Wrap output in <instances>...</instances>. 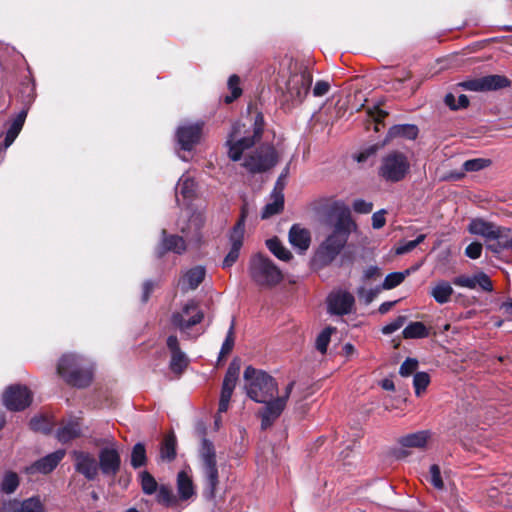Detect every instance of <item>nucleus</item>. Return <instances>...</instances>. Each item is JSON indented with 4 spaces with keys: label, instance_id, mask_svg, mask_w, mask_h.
<instances>
[{
    "label": "nucleus",
    "instance_id": "f257e3e1",
    "mask_svg": "<svg viewBox=\"0 0 512 512\" xmlns=\"http://www.w3.org/2000/svg\"><path fill=\"white\" fill-rule=\"evenodd\" d=\"M353 221L349 215H341L333 226L332 232L320 243L314 253L312 263L317 269L329 266L347 244Z\"/></svg>",
    "mask_w": 512,
    "mask_h": 512
},
{
    "label": "nucleus",
    "instance_id": "f03ea898",
    "mask_svg": "<svg viewBox=\"0 0 512 512\" xmlns=\"http://www.w3.org/2000/svg\"><path fill=\"white\" fill-rule=\"evenodd\" d=\"M58 375L69 385L84 388L93 378V368L89 360L74 354H64L57 364Z\"/></svg>",
    "mask_w": 512,
    "mask_h": 512
},
{
    "label": "nucleus",
    "instance_id": "7ed1b4c3",
    "mask_svg": "<svg viewBox=\"0 0 512 512\" xmlns=\"http://www.w3.org/2000/svg\"><path fill=\"white\" fill-rule=\"evenodd\" d=\"M248 272L253 283L263 289H272L284 280L282 270L262 253L250 257Z\"/></svg>",
    "mask_w": 512,
    "mask_h": 512
},
{
    "label": "nucleus",
    "instance_id": "20e7f679",
    "mask_svg": "<svg viewBox=\"0 0 512 512\" xmlns=\"http://www.w3.org/2000/svg\"><path fill=\"white\" fill-rule=\"evenodd\" d=\"M245 390L249 398L258 403H266L278 391L275 379L262 370L246 367L243 375Z\"/></svg>",
    "mask_w": 512,
    "mask_h": 512
},
{
    "label": "nucleus",
    "instance_id": "39448f33",
    "mask_svg": "<svg viewBox=\"0 0 512 512\" xmlns=\"http://www.w3.org/2000/svg\"><path fill=\"white\" fill-rule=\"evenodd\" d=\"M290 68L291 75L286 81V90L282 95V103L287 108L301 104L312 83V74L306 67L294 63L293 68Z\"/></svg>",
    "mask_w": 512,
    "mask_h": 512
},
{
    "label": "nucleus",
    "instance_id": "423d86ee",
    "mask_svg": "<svg viewBox=\"0 0 512 512\" xmlns=\"http://www.w3.org/2000/svg\"><path fill=\"white\" fill-rule=\"evenodd\" d=\"M263 130H232L226 140L228 157L236 162L245 151L257 145L262 139Z\"/></svg>",
    "mask_w": 512,
    "mask_h": 512
},
{
    "label": "nucleus",
    "instance_id": "0eeeda50",
    "mask_svg": "<svg viewBox=\"0 0 512 512\" xmlns=\"http://www.w3.org/2000/svg\"><path fill=\"white\" fill-rule=\"evenodd\" d=\"M200 458L207 485L205 495L208 499H214L219 484V475L216 464V452L211 441L203 439L200 448Z\"/></svg>",
    "mask_w": 512,
    "mask_h": 512
},
{
    "label": "nucleus",
    "instance_id": "6e6552de",
    "mask_svg": "<svg viewBox=\"0 0 512 512\" xmlns=\"http://www.w3.org/2000/svg\"><path fill=\"white\" fill-rule=\"evenodd\" d=\"M278 162V154L272 144H261L253 152L248 154L243 161L245 167L251 173H262Z\"/></svg>",
    "mask_w": 512,
    "mask_h": 512
},
{
    "label": "nucleus",
    "instance_id": "1a4fd4ad",
    "mask_svg": "<svg viewBox=\"0 0 512 512\" xmlns=\"http://www.w3.org/2000/svg\"><path fill=\"white\" fill-rule=\"evenodd\" d=\"M410 164L406 156L399 152L388 154L382 159L379 175L390 182H398L407 174Z\"/></svg>",
    "mask_w": 512,
    "mask_h": 512
},
{
    "label": "nucleus",
    "instance_id": "9d476101",
    "mask_svg": "<svg viewBox=\"0 0 512 512\" xmlns=\"http://www.w3.org/2000/svg\"><path fill=\"white\" fill-rule=\"evenodd\" d=\"M203 319L204 313L199 305L194 301H189L181 310L172 314L171 323L175 328L189 336V330L201 323Z\"/></svg>",
    "mask_w": 512,
    "mask_h": 512
},
{
    "label": "nucleus",
    "instance_id": "9b49d317",
    "mask_svg": "<svg viewBox=\"0 0 512 512\" xmlns=\"http://www.w3.org/2000/svg\"><path fill=\"white\" fill-rule=\"evenodd\" d=\"M294 387V382H290L286 389L284 395L277 397L275 399L267 400L265 406L260 410L261 416V426L263 429L268 428L272 425V423L281 415L283 412L286 401L289 398L291 391Z\"/></svg>",
    "mask_w": 512,
    "mask_h": 512
},
{
    "label": "nucleus",
    "instance_id": "f8f14e48",
    "mask_svg": "<svg viewBox=\"0 0 512 512\" xmlns=\"http://www.w3.org/2000/svg\"><path fill=\"white\" fill-rule=\"evenodd\" d=\"M32 402V393L25 385H11L3 393V403L11 411H21Z\"/></svg>",
    "mask_w": 512,
    "mask_h": 512
},
{
    "label": "nucleus",
    "instance_id": "ddd939ff",
    "mask_svg": "<svg viewBox=\"0 0 512 512\" xmlns=\"http://www.w3.org/2000/svg\"><path fill=\"white\" fill-rule=\"evenodd\" d=\"M468 231L471 234L483 237L486 242L495 241L494 243H499L502 238H505V233L511 232V229L476 218L471 220Z\"/></svg>",
    "mask_w": 512,
    "mask_h": 512
},
{
    "label": "nucleus",
    "instance_id": "4468645a",
    "mask_svg": "<svg viewBox=\"0 0 512 512\" xmlns=\"http://www.w3.org/2000/svg\"><path fill=\"white\" fill-rule=\"evenodd\" d=\"M75 471L88 481H94L99 475V464L96 457L89 452L74 450L71 453Z\"/></svg>",
    "mask_w": 512,
    "mask_h": 512
},
{
    "label": "nucleus",
    "instance_id": "2eb2a0df",
    "mask_svg": "<svg viewBox=\"0 0 512 512\" xmlns=\"http://www.w3.org/2000/svg\"><path fill=\"white\" fill-rule=\"evenodd\" d=\"M510 80L503 75H487L459 83V86L469 91H493L508 87Z\"/></svg>",
    "mask_w": 512,
    "mask_h": 512
},
{
    "label": "nucleus",
    "instance_id": "dca6fc26",
    "mask_svg": "<svg viewBox=\"0 0 512 512\" xmlns=\"http://www.w3.org/2000/svg\"><path fill=\"white\" fill-rule=\"evenodd\" d=\"M354 296L345 290L333 291L327 298L328 311L334 315L350 314L354 308Z\"/></svg>",
    "mask_w": 512,
    "mask_h": 512
},
{
    "label": "nucleus",
    "instance_id": "f3484780",
    "mask_svg": "<svg viewBox=\"0 0 512 512\" xmlns=\"http://www.w3.org/2000/svg\"><path fill=\"white\" fill-rule=\"evenodd\" d=\"M99 469L105 476L115 477L121 468V457L115 447V442L110 447H105L98 454Z\"/></svg>",
    "mask_w": 512,
    "mask_h": 512
},
{
    "label": "nucleus",
    "instance_id": "a211bd4d",
    "mask_svg": "<svg viewBox=\"0 0 512 512\" xmlns=\"http://www.w3.org/2000/svg\"><path fill=\"white\" fill-rule=\"evenodd\" d=\"M240 372L239 364L232 362L226 372L223 380L221 395L219 400L218 413H224L228 410L229 402L235 389Z\"/></svg>",
    "mask_w": 512,
    "mask_h": 512
},
{
    "label": "nucleus",
    "instance_id": "6ab92c4d",
    "mask_svg": "<svg viewBox=\"0 0 512 512\" xmlns=\"http://www.w3.org/2000/svg\"><path fill=\"white\" fill-rule=\"evenodd\" d=\"M166 345L171 353L169 368L173 373L179 376L187 368L189 359L180 349L179 340L176 335H170L167 338Z\"/></svg>",
    "mask_w": 512,
    "mask_h": 512
},
{
    "label": "nucleus",
    "instance_id": "aec40b11",
    "mask_svg": "<svg viewBox=\"0 0 512 512\" xmlns=\"http://www.w3.org/2000/svg\"><path fill=\"white\" fill-rule=\"evenodd\" d=\"M0 512H45V507L39 497L24 500L14 498L4 501Z\"/></svg>",
    "mask_w": 512,
    "mask_h": 512
},
{
    "label": "nucleus",
    "instance_id": "412c9836",
    "mask_svg": "<svg viewBox=\"0 0 512 512\" xmlns=\"http://www.w3.org/2000/svg\"><path fill=\"white\" fill-rule=\"evenodd\" d=\"M452 283L457 287L476 289L481 288L483 291L491 292L493 284L489 276L484 272H478L474 275L461 274L452 279Z\"/></svg>",
    "mask_w": 512,
    "mask_h": 512
},
{
    "label": "nucleus",
    "instance_id": "4be33fe9",
    "mask_svg": "<svg viewBox=\"0 0 512 512\" xmlns=\"http://www.w3.org/2000/svg\"><path fill=\"white\" fill-rule=\"evenodd\" d=\"M64 456V450H57L36 461L31 466L27 467L26 471L30 474H34L37 472L42 474H48L57 467V465L64 458Z\"/></svg>",
    "mask_w": 512,
    "mask_h": 512
},
{
    "label": "nucleus",
    "instance_id": "5701e85b",
    "mask_svg": "<svg viewBox=\"0 0 512 512\" xmlns=\"http://www.w3.org/2000/svg\"><path fill=\"white\" fill-rule=\"evenodd\" d=\"M279 179H281V177ZM282 190L283 185L280 183V180H278L271 194V202L267 203L262 210V219H268L274 215L279 214L283 210L284 195L282 193Z\"/></svg>",
    "mask_w": 512,
    "mask_h": 512
},
{
    "label": "nucleus",
    "instance_id": "b1692460",
    "mask_svg": "<svg viewBox=\"0 0 512 512\" xmlns=\"http://www.w3.org/2000/svg\"><path fill=\"white\" fill-rule=\"evenodd\" d=\"M289 242L300 253L308 250L311 243V234L308 229L301 227L299 224H294L289 230Z\"/></svg>",
    "mask_w": 512,
    "mask_h": 512
},
{
    "label": "nucleus",
    "instance_id": "393cba45",
    "mask_svg": "<svg viewBox=\"0 0 512 512\" xmlns=\"http://www.w3.org/2000/svg\"><path fill=\"white\" fill-rule=\"evenodd\" d=\"M162 241L161 246L158 250V256L162 257L164 253L171 251L177 254H182L186 251V242L185 240L178 235H167L166 231H162Z\"/></svg>",
    "mask_w": 512,
    "mask_h": 512
},
{
    "label": "nucleus",
    "instance_id": "a878e982",
    "mask_svg": "<svg viewBox=\"0 0 512 512\" xmlns=\"http://www.w3.org/2000/svg\"><path fill=\"white\" fill-rule=\"evenodd\" d=\"M206 271L201 266L188 270L180 280L183 290H195L204 280Z\"/></svg>",
    "mask_w": 512,
    "mask_h": 512
},
{
    "label": "nucleus",
    "instance_id": "bb28decb",
    "mask_svg": "<svg viewBox=\"0 0 512 512\" xmlns=\"http://www.w3.org/2000/svg\"><path fill=\"white\" fill-rule=\"evenodd\" d=\"M430 437V431L422 430L402 436L399 439V443L402 447L423 449L426 447Z\"/></svg>",
    "mask_w": 512,
    "mask_h": 512
},
{
    "label": "nucleus",
    "instance_id": "cd10ccee",
    "mask_svg": "<svg viewBox=\"0 0 512 512\" xmlns=\"http://www.w3.org/2000/svg\"><path fill=\"white\" fill-rule=\"evenodd\" d=\"M201 130H177L176 141L185 151H191L201 139Z\"/></svg>",
    "mask_w": 512,
    "mask_h": 512
},
{
    "label": "nucleus",
    "instance_id": "c85d7f7f",
    "mask_svg": "<svg viewBox=\"0 0 512 512\" xmlns=\"http://www.w3.org/2000/svg\"><path fill=\"white\" fill-rule=\"evenodd\" d=\"M243 240L244 236L230 232L229 242L231 244V248L222 262V267L224 269L230 268L238 260Z\"/></svg>",
    "mask_w": 512,
    "mask_h": 512
},
{
    "label": "nucleus",
    "instance_id": "c756f323",
    "mask_svg": "<svg viewBox=\"0 0 512 512\" xmlns=\"http://www.w3.org/2000/svg\"><path fill=\"white\" fill-rule=\"evenodd\" d=\"M454 290L451 284L446 280L437 281L431 288L430 295L438 304L448 303Z\"/></svg>",
    "mask_w": 512,
    "mask_h": 512
},
{
    "label": "nucleus",
    "instance_id": "7c9ffc66",
    "mask_svg": "<svg viewBox=\"0 0 512 512\" xmlns=\"http://www.w3.org/2000/svg\"><path fill=\"white\" fill-rule=\"evenodd\" d=\"M177 490L182 500H188L195 494L193 481L185 471L177 475Z\"/></svg>",
    "mask_w": 512,
    "mask_h": 512
},
{
    "label": "nucleus",
    "instance_id": "2f4dec72",
    "mask_svg": "<svg viewBox=\"0 0 512 512\" xmlns=\"http://www.w3.org/2000/svg\"><path fill=\"white\" fill-rule=\"evenodd\" d=\"M196 183L189 176H182L176 187V197L181 195L184 199L190 200L195 196Z\"/></svg>",
    "mask_w": 512,
    "mask_h": 512
},
{
    "label": "nucleus",
    "instance_id": "473e14b6",
    "mask_svg": "<svg viewBox=\"0 0 512 512\" xmlns=\"http://www.w3.org/2000/svg\"><path fill=\"white\" fill-rule=\"evenodd\" d=\"M266 246L271 253H273L278 259L288 262L293 258L292 253L282 244L277 238H271L266 241Z\"/></svg>",
    "mask_w": 512,
    "mask_h": 512
},
{
    "label": "nucleus",
    "instance_id": "72a5a7b5",
    "mask_svg": "<svg viewBox=\"0 0 512 512\" xmlns=\"http://www.w3.org/2000/svg\"><path fill=\"white\" fill-rule=\"evenodd\" d=\"M81 434V428L78 422H69L63 425L57 432V438L59 441L66 443L69 442Z\"/></svg>",
    "mask_w": 512,
    "mask_h": 512
},
{
    "label": "nucleus",
    "instance_id": "f704fd0d",
    "mask_svg": "<svg viewBox=\"0 0 512 512\" xmlns=\"http://www.w3.org/2000/svg\"><path fill=\"white\" fill-rule=\"evenodd\" d=\"M405 339L425 338L429 335L427 327L422 322H412L402 332Z\"/></svg>",
    "mask_w": 512,
    "mask_h": 512
},
{
    "label": "nucleus",
    "instance_id": "c9c22d12",
    "mask_svg": "<svg viewBox=\"0 0 512 512\" xmlns=\"http://www.w3.org/2000/svg\"><path fill=\"white\" fill-rule=\"evenodd\" d=\"M20 484L19 477L17 473L8 471L3 475L0 490L4 494H12L14 493Z\"/></svg>",
    "mask_w": 512,
    "mask_h": 512
},
{
    "label": "nucleus",
    "instance_id": "e433bc0d",
    "mask_svg": "<svg viewBox=\"0 0 512 512\" xmlns=\"http://www.w3.org/2000/svg\"><path fill=\"white\" fill-rule=\"evenodd\" d=\"M147 462L146 449L144 444L137 443L134 445L131 453V466L135 469L144 466Z\"/></svg>",
    "mask_w": 512,
    "mask_h": 512
},
{
    "label": "nucleus",
    "instance_id": "4c0bfd02",
    "mask_svg": "<svg viewBox=\"0 0 512 512\" xmlns=\"http://www.w3.org/2000/svg\"><path fill=\"white\" fill-rule=\"evenodd\" d=\"M409 274H410L409 270H405L404 272H393V273L388 274L384 279V282L382 284V289L390 290V289L397 287L405 280V278Z\"/></svg>",
    "mask_w": 512,
    "mask_h": 512
},
{
    "label": "nucleus",
    "instance_id": "58836bf2",
    "mask_svg": "<svg viewBox=\"0 0 512 512\" xmlns=\"http://www.w3.org/2000/svg\"><path fill=\"white\" fill-rule=\"evenodd\" d=\"M157 501L165 506H174L177 503V498L172 489L168 486L162 485L157 489Z\"/></svg>",
    "mask_w": 512,
    "mask_h": 512
},
{
    "label": "nucleus",
    "instance_id": "ea45409f",
    "mask_svg": "<svg viewBox=\"0 0 512 512\" xmlns=\"http://www.w3.org/2000/svg\"><path fill=\"white\" fill-rule=\"evenodd\" d=\"M176 440L174 436H168L164 439L161 447L162 459L172 461L176 456Z\"/></svg>",
    "mask_w": 512,
    "mask_h": 512
},
{
    "label": "nucleus",
    "instance_id": "a19ab883",
    "mask_svg": "<svg viewBox=\"0 0 512 512\" xmlns=\"http://www.w3.org/2000/svg\"><path fill=\"white\" fill-rule=\"evenodd\" d=\"M141 487L145 494L152 495L158 489V484L155 478L147 471H143L140 474Z\"/></svg>",
    "mask_w": 512,
    "mask_h": 512
},
{
    "label": "nucleus",
    "instance_id": "79ce46f5",
    "mask_svg": "<svg viewBox=\"0 0 512 512\" xmlns=\"http://www.w3.org/2000/svg\"><path fill=\"white\" fill-rule=\"evenodd\" d=\"M335 331V328L327 327L321 331L316 338V349L322 354L326 353L327 347L330 343L331 334Z\"/></svg>",
    "mask_w": 512,
    "mask_h": 512
},
{
    "label": "nucleus",
    "instance_id": "37998d69",
    "mask_svg": "<svg viewBox=\"0 0 512 512\" xmlns=\"http://www.w3.org/2000/svg\"><path fill=\"white\" fill-rule=\"evenodd\" d=\"M491 165L490 159L475 158L463 163V169L467 172H476L485 169Z\"/></svg>",
    "mask_w": 512,
    "mask_h": 512
},
{
    "label": "nucleus",
    "instance_id": "c03bdc74",
    "mask_svg": "<svg viewBox=\"0 0 512 512\" xmlns=\"http://www.w3.org/2000/svg\"><path fill=\"white\" fill-rule=\"evenodd\" d=\"M445 103L447 106H449L452 110L460 109V108H466L469 104V100L466 95L460 94L457 97L452 93H449L445 96Z\"/></svg>",
    "mask_w": 512,
    "mask_h": 512
},
{
    "label": "nucleus",
    "instance_id": "a18cd8bd",
    "mask_svg": "<svg viewBox=\"0 0 512 512\" xmlns=\"http://www.w3.org/2000/svg\"><path fill=\"white\" fill-rule=\"evenodd\" d=\"M239 84H240V79L237 75H231L229 77L228 88L231 91V95H228L225 97L226 103L233 102L235 99H237L241 95L242 90H241Z\"/></svg>",
    "mask_w": 512,
    "mask_h": 512
},
{
    "label": "nucleus",
    "instance_id": "49530a36",
    "mask_svg": "<svg viewBox=\"0 0 512 512\" xmlns=\"http://www.w3.org/2000/svg\"><path fill=\"white\" fill-rule=\"evenodd\" d=\"M430 383V377L426 372H417L413 378L415 394L420 396Z\"/></svg>",
    "mask_w": 512,
    "mask_h": 512
},
{
    "label": "nucleus",
    "instance_id": "de8ad7c7",
    "mask_svg": "<svg viewBox=\"0 0 512 512\" xmlns=\"http://www.w3.org/2000/svg\"><path fill=\"white\" fill-rule=\"evenodd\" d=\"M234 329H235V322H234V320H232L230 328L227 333V336H226V338L222 344V347H221V351H220L221 357H225L226 355H228L234 347V343H235Z\"/></svg>",
    "mask_w": 512,
    "mask_h": 512
},
{
    "label": "nucleus",
    "instance_id": "09e8293b",
    "mask_svg": "<svg viewBox=\"0 0 512 512\" xmlns=\"http://www.w3.org/2000/svg\"><path fill=\"white\" fill-rule=\"evenodd\" d=\"M509 236L510 232H507L505 233V238H502L499 243H488L487 249L495 254H498L503 250H512V239Z\"/></svg>",
    "mask_w": 512,
    "mask_h": 512
},
{
    "label": "nucleus",
    "instance_id": "8fccbe9b",
    "mask_svg": "<svg viewBox=\"0 0 512 512\" xmlns=\"http://www.w3.org/2000/svg\"><path fill=\"white\" fill-rule=\"evenodd\" d=\"M248 213H249V207H248V204L245 203L241 207L240 217H239L238 221L236 222V224L234 225V227L232 228V230L230 231L231 233H236V234L244 236L245 222H246Z\"/></svg>",
    "mask_w": 512,
    "mask_h": 512
},
{
    "label": "nucleus",
    "instance_id": "3c124183",
    "mask_svg": "<svg viewBox=\"0 0 512 512\" xmlns=\"http://www.w3.org/2000/svg\"><path fill=\"white\" fill-rule=\"evenodd\" d=\"M29 425L35 432L48 433L51 430L49 421L43 416H35L31 419Z\"/></svg>",
    "mask_w": 512,
    "mask_h": 512
},
{
    "label": "nucleus",
    "instance_id": "603ef678",
    "mask_svg": "<svg viewBox=\"0 0 512 512\" xmlns=\"http://www.w3.org/2000/svg\"><path fill=\"white\" fill-rule=\"evenodd\" d=\"M406 320H407L406 316L400 315L397 318H395L393 321H391L390 323L385 325L381 331L383 334H386V335L392 334L393 332L400 329L405 324Z\"/></svg>",
    "mask_w": 512,
    "mask_h": 512
},
{
    "label": "nucleus",
    "instance_id": "864d4df0",
    "mask_svg": "<svg viewBox=\"0 0 512 512\" xmlns=\"http://www.w3.org/2000/svg\"><path fill=\"white\" fill-rule=\"evenodd\" d=\"M425 237L426 236L424 234H421L415 240L408 241L405 244L398 246L396 248V254L402 255L412 251L417 245L424 241Z\"/></svg>",
    "mask_w": 512,
    "mask_h": 512
},
{
    "label": "nucleus",
    "instance_id": "5fc2aeb1",
    "mask_svg": "<svg viewBox=\"0 0 512 512\" xmlns=\"http://www.w3.org/2000/svg\"><path fill=\"white\" fill-rule=\"evenodd\" d=\"M418 361L413 358H407L400 366L399 373L401 376L407 377L416 371Z\"/></svg>",
    "mask_w": 512,
    "mask_h": 512
},
{
    "label": "nucleus",
    "instance_id": "6e6d98bb",
    "mask_svg": "<svg viewBox=\"0 0 512 512\" xmlns=\"http://www.w3.org/2000/svg\"><path fill=\"white\" fill-rule=\"evenodd\" d=\"M430 482L436 489H443L444 487V483L441 478L440 468L436 464H433L430 467Z\"/></svg>",
    "mask_w": 512,
    "mask_h": 512
},
{
    "label": "nucleus",
    "instance_id": "4d7b16f0",
    "mask_svg": "<svg viewBox=\"0 0 512 512\" xmlns=\"http://www.w3.org/2000/svg\"><path fill=\"white\" fill-rule=\"evenodd\" d=\"M382 276V271L378 266H369L363 272V281H376Z\"/></svg>",
    "mask_w": 512,
    "mask_h": 512
},
{
    "label": "nucleus",
    "instance_id": "13d9d810",
    "mask_svg": "<svg viewBox=\"0 0 512 512\" xmlns=\"http://www.w3.org/2000/svg\"><path fill=\"white\" fill-rule=\"evenodd\" d=\"M368 115L375 123V128H377V125L383 124V119L387 116V112L378 107H374L368 110Z\"/></svg>",
    "mask_w": 512,
    "mask_h": 512
},
{
    "label": "nucleus",
    "instance_id": "bf43d9fd",
    "mask_svg": "<svg viewBox=\"0 0 512 512\" xmlns=\"http://www.w3.org/2000/svg\"><path fill=\"white\" fill-rule=\"evenodd\" d=\"M353 209L357 213L367 214L373 209V204L363 199H357L353 203Z\"/></svg>",
    "mask_w": 512,
    "mask_h": 512
},
{
    "label": "nucleus",
    "instance_id": "052dcab7",
    "mask_svg": "<svg viewBox=\"0 0 512 512\" xmlns=\"http://www.w3.org/2000/svg\"><path fill=\"white\" fill-rule=\"evenodd\" d=\"M482 244L479 242H473L469 244L465 249V254L471 259H477L481 256Z\"/></svg>",
    "mask_w": 512,
    "mask_h": 512
},
{
    "label": "nucleus",
    "instance_id": "680f3d73",
    "mask_svg": "<svg viewBox=\"0 0 512 512\" xmlns=\"http://www.w3.org/2000/svg\"><path fill=\"white\" fill-rule=\"evenodd\" d=\"M377 291L373 289H366L364 287H359L357 290V295L360 300H364L366 304H369L376 297Z\"/></svg>",
    "mask_w": 512,
    "mask_h": 512
},
{
    "label": "nucleus",
    "instance_id": "e2e57ef3",
    "mask_svg": "<svg viewBox=\"0 0 512 512\" xmlns=\"http://www.w3.org/2000/svg\"><path fill=\"white\" fill-rule=\"evenodd\" d=\"M20 130H8L5 136V139L2 144H0V154L6 150L17 138Z\"/></svg>",
    "mask_w": 512,
    "mask_h": 512
},
{
    "label": "nucleus",
    "instance_id": "0e129e2a",
    "mask_svg": "<svg viewBox=\"0 0 512 512\" xmlns=\"http://www.w3.org/2000/svg\"><path fill=\"white\" fill-rule=\"evenodd\" d=\"M384 144H381V145H378V144H375V145H372L370 146L369 148L365 149L364 151L360 152L358 154V156L356 157L357 161L358 162H364L366 161L369 156L373 155L374 153H376V151L381 148Z\"/></svg>",
    "mask_w": 512,
    "mask_h": 512
},
{
    "label": "nucleus",
    "instance_id": "69168bd1",
    "mask_svg": "<svg viewBox=\"0 0 512 512\" xmlns=\"http://www.w3.org/2000/svg\"><path fill=\"white\" fill-rule=\"evenodd\" d=\"M385 211H378L372 216V226L374 229H380L385 225Z\"/></svg>",
    "mask_w": 512,
    "mask_h": 512
},
{
    "label": "nucleus",
    "instance_id": "338daca9",
    "mask_svg": "<svg viewBox=\"0 0 512 512\" xmlns=\"http://www.w3.org/2000/svg\"><path fill=\"white\" fill-rule=\"evenodd\" d=\"M330 89V85L326 81H318L316 82L314 88H313V94L314 96H323L326 93H328Z\"/></svg>",
    "mask_w": 512,
    "mask_h": 512
},
{
    "label": "nucleus",
    "instance_id": "774afa93",
    "mask_svg": "<svg viewBox=\"0 0 512 512\" xmlns=\"http://www.w3.org/2000/svg\"><path fill=\"white\" fill-rule=\"evenodd\" d=\"M26 116L27 112L25 110L19 112L17 116L13 119L10 128H22L25 123Z\"/></svg>",
    "mask_w": 512,
    "mask_h": 512
}]
</instances>
